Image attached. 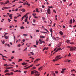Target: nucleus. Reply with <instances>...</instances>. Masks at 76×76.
I'll use <instances>...</instances> for the list:
<instances>
[{
	"label": "nucleus",
	"instance_id": "obj_38",
	"mask_svg": "<svg viewBox=\"0 0 76 76\" xmlns=\"http://www.w3.org/2000/svg\"><path fill=\"white\" fill-rule=\"evenodd\" d=\"M50 31L51 32H53V30H52V28H50Z\"/></svg>",
	"mask_w": 76,
	"mask_h": 76
},
{
	"label": "nucleus",
	"instance_id": "obj_4",
	"mask_svg": "<svg viewBox=\"0 0 76 76\" xmlns=\"http://www.w3.org/2000/svg\"><path fill=\"white\" fill-rule=\"evenodd\" d=\"M50 8H48L47 10V12L48 14H50Z\"/></svg>",
	"mask_w": 76,
	"mask_h": 76
},
{
	"label": "nucleus",
	"instance_id": "obj_17",
	"mask_svg": "<svg viewBox=\"0 0 76 76\" xmlns=\"http://www.w3.org/2000/svg\"><path fill=\"white\" fill-rule=\"evenodd\" d=\"M33 16L35 18H38V17H37V16H36V15H33Z\"/></svg>",
	"mask_w": 76,
	"mask_h": 76
},
{
	"label": "nucleus",
	"instance_id": "obj_42",
	"mask_svg": "<svg viewBox=\"0 0 76 76\" xmlns=\"http://www.w3.org/2000/svg\"><path fill=\"white\" fill-rule=\"evenodd\" d=\"M9 17H10V18H11L12 17V15H9Z\"/></svg>",
	"mask_w": 76,
	"mask_h": 76
},
{
	"label": "nucleus",
	"instance_id": "obj_53",
	"mask_svg": "<svg viewBox=\"0 0 76 76\" xmlns=\"http://www.w3.org/2000/svg\"><path fill=\"white\" fill-rule=\"evenodd\" d=\"M48 7L49 8H53V6H51V7L49 6Z\"/></svg>",
	"mask_w": 76,
	"mask_h": 76
},
{
	"label": "nucleus",
	"instance_id": "obj_19",
	"mask_svg": "<svg viewBox=\"0 0 76 76\" xmlns=\"http://www.w3.org/2000/svg\"><path fill=\"white\" fill-rule=\"evenodd\" d=\"M26 5H28V6H30V4H28V2H27V3H26Z\"/></svg>",
	"mask_w": 76,
	"mask_h": 76
},
{
	"label": "nucleus",
	"instance_id": "obj_36",
	"mask_svg": "<svg viewBox=\"0 0 76 76\" xmlns=\"http://www.w3.org/2000/svg\"><path fill=\"white\" fill-rule=\"evenodd\" d=\"M27 50V48H26L23 50V51H25V50Z\"/></svg>",
	"mask_w": 76,
	"mask_h": 76
},
{
	"label": "nucleus",
	"instance_id": "obj_5",
	"mask_svg": "<svg viewBox=\"0 0 76 76\" xmlns=\"http://www.w3.org/2000/svg\"><path fill=\"white\" fill-rule=\"evenodd\" d=\"M42 69V66H41L38 69V70L39 72H41Z\"/></svg>",
	"mask_w": 76,
	"mask_h": 76
},
{
	"label": "nucleus",
	"instance_id": "obj_14",
	"mask_svg": "<svg viewBox=\"0 0 76 76\" xmlns=\"http://www.w3.org/2000/svg\"><path fill=\"white\" fill-rule=\"evenodd\" d=\"M45 36H40V38H45Z\"/></svg>",
	"mask_w": 76,
	"mask_h": 76
},
{
	"label": "nucleus",
	"instance_id": "obj_26",
	"mask_svg": "<svg viewBox=\"0 0 76 76\" xmlns=\"http://www.w3.org/2000/svg\"><path fill=\"white\" fill-rule=\"evenodd\" d=\"M74 71V72H75V73H76V70H75V69H73L71 70V72H73Z\"/></svg>",
	"mask_w": 76,
	"mask_h": 76
},
{
	"label": "nucleus",
	"instance_id": "obj_3",
	"mask_svg": "<svg viewBox=\"0 0 76 76\" xmlns=\"http://www.w3.org/2000/svg\"><path fill=\"white\" fill-rule=\"evenodd\" d=\"M68 47V48H70L69 50L71 51L76 50V49H75V48H74L73 47L69 46Z\"/></svg>",
	"mask_w": 76,
	"mask_h": 76
},
{
	"label": "nucleus",
	"instance_id": "obj_60",
	"mask_svg": "<svg viewBox=\"0 0 76 76\" xmlns=\"http://www.w3.org/2000/svg\"><path fill=\"white\" fill-rule=\"evenodd\" d=\"M53 11V12L55 13H56V11L55 10H54Z\"/></svg>",
	"mask_w": 76,
	"mask_h": 76
},
{
	"label": "nucleus",
	"instance_id": "obj_10",
	"mask_svg": "<svg viewBox=\"0 0 76 76\" xmlns=\"http://www.w3.org/2000/svg\"><path fill=\"white\" fill-rule=\"evenodd\" d=\"M38 59H37L34 61V63H37V62H38Z\"/></svg>",
	"mask_w": 76,
	"mask_h": 76
},
{
	"label": "nucleus",
	"instance_id": "obj_9",
	"mask_svg": "<svg viewBox=\"0 0 76 76\" xmlns=\"http://www.w3.org/2000/svg\"><path fill=\"white\" fill-rule=\"evenodd\" d=\"M51 74L52 75H53V76H55V75H56V74L54 73L53 71H52Z\"/></svg>",
	"mask_w": 76,
	"mask_h": 76
},
{
	"label": "nucleus",
	"instance_id": "obj_41",
	"mask_svg": "<svg viewBox=\"0 0 76 76\" xmlns=\"http://www.w3.org/2000/svg\"><path fill=\"white\" fill-rule=\"evenodd\" d=\"M68 56H69V57H70L71 56V54H70V53H69V54L68 55Z\"/></svg>",
	"mask_w": 76,
	"mask_h": 76
},
{
	"label": "nucleus",
	"instance_id": "obj_31",
	"mask_svg": "<svg viewBox=\"0 0 76 76\" xmlns=\"http://www.w3.org/2000/svg\"><path fill=\"white\" fill-rule=\"evenodd\" d=\"M23 36H25V37H26V36H28V34H23Z\"/></svg>",
	"mask_w": 76,
	"mask_h": 76
},
{
	"label": "nucleus",
	"instance_id": "obj_48",
	"mask_svg": "<svg viewBox=\"0 0 76 76\" xmlns=\"http://www.w3.org/2000/svg\"><path fill=\"white\" fill-rule=\"evenodd\" d=\"M21 19H22V20H21V21H22V20H23V19H24V17L23 16V17Z\"/></svg>",
	"mask_w": 76,
	"mask_h": 76
},
{
	"label": "nucleus",
	"instance_id": "obj_63",
	"mask_svg": "<svg viewBox=\"0 0 76 76\" xmlns=\"http://www.w3.org/2000/svg\"><path fill=\"white\" fill-rule=\"evenodd\" d=\"M14 18L15 19H17V17H14Z\"/></svg>",
	"mask_w": 76,
	"mask_h": 76
},
{
	"label": "nucleus",
	"instance_id": "obj_62",
	"mask_svg": "<svg viewBox=\"0 0 76 76\" xmlns=\"http://www.w3.org/2000/svg\"><path fill=\"white\" fill-rule=\"evenodd\" d=\"M70 61H71V60H69L68 61V63H69V62H70Z\"/></svg>",
	"mask_w": 76,
	"mask_h": 76
},
{
	"label": "nucleus",
	"instance_id": "obj_30",
	"mask_svg": "<svg viewBox=\"0 0 76 76\" xmlns=\"http://www.w3.org/2000/svg\"><path fill=\"white\" fill-rule=\"evenodd\" d=\"M0 3H1V5H3V4H4V3L3 2H0Z\"/></svg>",
	"mask_w": 76,
	"mask_h": 76
},
{
	"label": "nucleus",
	"instance_id": "obj_27",
	"mask_svg": "<svg viewBox=\"0 0 76 76\" xmlns=\"http://www.w3.org/2000/svg\"><path fill=\"white\" fill-rule=\"evenodd\" d=\"M60 34H61V35H62L63 34V32L61 31H60L59 32Z\"/></svg>",
	"mask_w": 76,
	"mask_h": 76
},
{
	"label": "nucleus",
	"instance_id": "obj_8",
	"mask_svg": "<svg viewBox=\"0 0 76 76\" xmlns=\"http://www.w3.org/2000/svg\"><path fill=\"white\" fill-rule=\"evenodd\" d=\"M22 64L23 66H25V65H26V64H27V63L23 62V63H22Z\"/></svg>",
	"mask_w": 76,
	"mask_h": 76
},
{
	"label": "nucleus",
	"instance_id": "obj_13",
	"mask_svg": "<svg viewBox=\"0 0 76 76\" xmlns=\"http://www.w3.org/2000/svg\"><path fill=\"white\" fill-rule=\"evenodd\" d=\"M7 72H9V70L8 69H6L4 72V73H7Z\"/></svg>",
	"mask_w": 76,
	"mask_h": 76
},
{
	"label": "nucleus",
	"instance_id": "obj_40",
	"mask_svg": "<svg viewBox=\"0 0 76 76\" xmlns=\"http://www.w3.org/2000/svg\"><path fill=\"white\" fill-rule=\"evenodd\" d=\"M61 73H64V71H63V70H62V71H61Z\"/></svg>",
	"mask_w": 76,
	"mask_h": 76
},
{
	"label": "nucleus",
	"instance_id": "obj_58",
	"mask_svg": "<svg viewBox=\"0 0 76 76\" xmlns=\"http://www.w3.org/2000/svg\"><path fill=\"white\" fill-rule=\"evenodd\" d=\"M9 68H10V69H13V67H12V66H10V67H9Z\"/></svg>",
	"mask_w": 76,
	"mask_h": 76
},
{
	"label": "nucleus",
	"instance_id": "obj_2",
	"mask_svg": "<svg viewBox=\"0 0 76 76\" xmlns=\"http://www.w3.org/2000/svg\"><path fill=\"white\" fill-rule=\"evenodd\" d=\"M34 73H35V76H38V71L35 70H34L31 71V75H33V74H34Z\"/></svg>",
	"mask_w": 76,
	"mask_h": 76
},
{
	"label": "nucleus",
	"instance_id": "obj_15",
	"mask_svg": "<svg viewBox=\"0 0 76 76\" xmlns=\"http://www.w3.org/2000/svg\"><path fill=\"white\" fill-rule=\"evenodd\" d=\"M22 61V59H19L18 60V62H20V61Z\"/></svg>",
	"mask_w": 76,
	"mask_h": 76
},
{
	"label": "nucleus",
	"instance_id": "obj_18",
	"mask_svg": "<svg viewBox=\"0 0 76 76\" xmlns=\"http://www.w3.org/2000/svg\"><path fill=\"white\" fill-rule=\"evenodd\" d=\"M20 28L21 29H24V27H23V26H22L20 27Z\"/></svg>",
	"mask_w": 76,
	"mask_h": 76
},
{
	"label": "nucleus",
	"instance_id": "obj_22",
	"mask_svg": "<svg viewBox=\"0 0 76 76\" xmlns=\"http://www.w3.org/2000/svg\"><path fill=\"white\" fill-rule=\"evenodd\" d=\"M36 69V67H35V66H34L32 68L33 70H34V69Z\"/></svg>",
	"mask_w": 76,
	"mask_h": 76
},
{
	"label": "nucleus",
	"instance_id": "obj_55",
	"mask_svg": "<svg viewBox=\"0 0 76 76\" xmlns=\"http://www.w3.org/2000/svg\"><path fill=\"white\" fill-rule=\"evenodd\" d=\"M18 72V70H16V71H15L14 72L16 73V72Z\"/></svg>",
	"mask_w": 76,
	"mask_h": 76
},
{
	"label": "nucleus",
	"instance_id": "obj_24",
	"mask_svg": "<svg viewBox=\"0 0 76 76\" xmlns=\"http://www.w3.org/2000/svg\"><path fill=\"white\" fill-rule=\"evenodd\" d=\"M28 21V19H25V20H24V21L25 22H26Z\"/></svg>",
	"mask_w": 76,
	"mask_h": 76
},
{
	"label": "nucleus",
	"instance_id": "obj_12",
	"mask_svg": "<svg viewBox=\"0 0 76 76\" xmlns=\"http://www.w3.org/2000/svg\"><path fill=\"white\" fill-rule=\"evenodd\" d=\"M25 10L24 9H22L21 10V11H23V13L24 12H25Z\"/></svg>",
	"mask_w": 76,
	"mask_h": 76
},
{
	"label": "nucleus",
	"instance_id": "obj_57",
	"mask_svg": "<svg viewBox=\"0 0 76 76\" xmlns=\"http://www.w3.org/2000/svg\"><path fill=\"white\" fill-rule=\"evenodd\" d=\"M42 8H44L45 7V6H43V5H42Z\"/></svg>",
	"mask_w": 76,
	"mask_h": 76
},
{
	"label": "nucleus",
	"instance_id": "obj_23",
	"mask_svg": "<svg viewBox=\"0 0 76 76\" xmlns=\"http://www.w3.org/2000/svg\"><path fill=\"white\" fill-rule=\"evenodd\" d=\"M34 66V64H32L30 66H28L29 67V68L30 67H32V66Z\"/></svg>",
	"mask_w": 76,
	"mask_h": 76
},
{
	"label": "nucleus",
	"instance_id": "obj_59",
	"mask_svg": "<svg viewBox=\"0 0 76 76\" xmlns=\"http://www.w3.org/2000/svg\"><path fill=\"white\" fill-rule=\"evenodd\" d=\"M57 48H56L54 49V51H56V49H57Z\"/></svg>",
	"mask_w": 76,
	"mask_h": 76
},
{
	"label": "nucleus",
	"instance_id": "obj_61",
	"mask_svg": "<svg viewBox=\"0 0 76 76\" xmlns=\"http://www.w3.org/2000/svg\"><path fill=\"white\" fill-rule=\"evenodd\" d=\"M36 32H38V30H36Z\"/></svg>",
	"mask_w": 76,
	"mask_h": 76
},
{
	"label": "nucleus",
	"instance_id": "obj_47",
	"mask_svg": "<svg viewBox=\"0 0 76 76\" xmlns=\"http://www.w3.org/2000/svg\"><path fill=\"white\" fill-rule=\"evenodd\" d=\"M55 73H58V71H55Z\"/></svg>",
	"mask_w": 76,
	"mask_h": 76
},
{
	"label": "nucleus",
	"instance_id": "obj_35",
	"mask_svg": "<svg viewBox=\"0 0 76 76\" xmlns=\"http://www.w3.org/2000/svg\"><path fill=\"white\" fill-rule=\"evenodd\" d=\"M30 53L31 54H32V55H34V54L33 53V52H30Z\"/></svg>",
	"mask_w": 76,
	"mask_h": 76
},
{
	"label": "nucleus",
	"instance_id": "obj_28",
	"mask_svg": "<svg viewBox=\"0 0 76 76\" xmlns=\"http://www.w3.org/2000/svg\"><path fill=\"white\" fill-rule=\"evenodd\" d=\"M44 29L45 30V31H47V32H48V30H47V29H46V28H44Z\"/></svg>",
	"mask_w": 76,
	"mask_h": 76
},
{
	"label": "nucleus",
	"instance_id": "obj_50",
	"mask_svg": "<svg viewBox=\"0 0 76 76\" xmlns=\"http://www.w3.org/2000/svg\"><path fill=\"white\" fill-rule=\"evenodd\" d=\"M22 41H23V42H25V40L23 39Z\"/></svg>",
	"mask_w": 76,
	"mask_h": 76
},
{
	"label": "nucleus",
	"instance_id": "obj_49",
	"mask_svg": "<svg viewBox=\"0 0 76 76\" xmlns=\"http://www.w3.org/2000/svg\"><path fill=\"white\" fill-rule=\"evenodd\" d=\"M15 1H16V0H14L13 1H12V3H14V2H15Z\"/></svg>",
	"mask_w": 76,
	"mask_h": 76
},
{
	"label": "nucleus",
	"instance_id": "obj_25",
	"mask_svg": "<svg viewBox=\"0 0 76 76\" xmlns=\"http://www.w3.org/2000/svg\"><path fill=\"white\" fill-rule=\"evenodd\" d=\"M4 9H9V7H4Z\"/></svg>",
	"mask_w": 76,
	"mask_h": 76
},
{
	"label": "nucleus",
	"instance_id": "obj_43",
	"mask_svg": "<svg viewBox=\"0 0 76 76\" xmlns=\"http://www.w3.org/2000/svg\"><path fill=\"white\" fill-rule=\"evenodd\" d=\"M7 45L8 47H10V45L9 44H8Z\"/></svg>",
	"mask_w": 76,
	"mask_h": 76
},
{
	"label": "nucleus",
	"instance_id": "obj_16",
	"mask_svg": "<svg viewBox=\"0 0 76 76\" xmlns=\"http://www.w3.org/2000/svg\"><path fill=\"white\" fill-rule=\"evenodd\" d=\"M69 22L70 24H72V19L70 20L69 21Z\"/></svg>",
	"mask_w": 76,
	"mask_h": 76
},
{
	"label": "nucleus",
	"instance_id": "obj_34",
	"mask_svg": "<svg viewBox=\"0 0 76 76\" xmlns=\"http://www.w3.org/2000/svg\"><path fill=\"white\" fill-rule=\"evenodd\" d=\"M8 22H10V21H11V20L9 18L8 19Z\"/></svg>",
	"mask_w": 76,
	"mask_h": 76
},
{
	"label": "nucleus",
	"instance_id": "obj_64",
	"mask_svg": "<svg viewBox=\"0 0 76 76\" xmlns=\"http://www.w3.org/2000/svg\"><path fill=\"white\" fill-rule=\"evenodd\" d=\"M72 3H71L70 4H69V6H72Z\"/></svg>",
	"mask_w": 76,
	"mask_h": 76
},
{
	"label": "nucleus",
	"instance_id": "obj_29",
	"mask_svg": "<svg viewBox=\"0 0 76 76\" xmlns=\"http://www.w3.org/2000/svg\"><path fill=\"white\" fill-rule=\"evenodd\" d=\"M33 22H34V23H35V22L36 21V20H35V19H33Z\"/></svg>",
	"mask_w": 76,
	"mask_h": 76
},
{
	"label": "nucleus",
	"instance_id": "obj_6",
	"mask_svg": "<svg viewBox=\"0 0 76 76\" xmlns=\"http://www.w3.org/2000/svg\"><path fill=\"white\" fill-rule=\"evenodd\" d=\"M28 14H29V12H28L26 13L25 15L24 16H23V17H24V18H25V17L26 18L27 15H28Z\"/></svg>",
	"mask_w": 76,
	"mask_h": 76
},
{
	"label": "nucleus",
	"instance_id": "obj_32",
	"mask_svg": "<svg viewBox=\"0 0 76 76\" xmlns=\"http://www.w3.org/2000/svg\"><path fill=\"white\" fill-rule=\"evenodd\" d=\"M36 45H38V40L36 41Z\"/></svg>",
	"mask_w": 76,
	"mask_h": 76
},
{
	"label": "nucleus",
	"instance_id": "obj_45",
	"mask_svg": "<svg viewBox=\"0 0 76 76\" xmlns=\"http://www.w3.org/2000/svg\"><path fill=\"white\" fill-rule=\"evenodd\" d=\"M4 42H5V41H3L2 42V44H4Z\"/></svg>",
	"mask_w": 76,
	"mask_h": 76
},
{
	"label": "nucleus",
	"instance_id": "obj_52",
	"mask_svg": "<svg viewBox=\"0 0 76 76\" xmlns=\"http://www.w3.org/2000/svg\"><path fill=\"white\" fill-rule=\"evenodd\" d=\"M10 74V75H13V72H11V73Z\"/></svg>",
	"mask_w": 76,
	"mask_h": 76
},
{
	"label": "nucleus",
	"instance_id": "obj_20",
	"mask_svg": "<svg viewBox=\"0 0 76 76\" xmlns=\"http://www.w3.org/2000/svg\"><path fill=\"white\" fill-rule=\"evenodd\" d=\"M67 43H69L70 42V40H68L66 41Z\"/></svg>",
	"mask_w": 76,
	"mask_h": 76
},
{
	"label": "nucleus",
	"instance_id": "obj_51",
	"mask_svg": "<svg viewBox=\"0 0 76 76\" xmlns=\"http://www.w3.org/2000/svg\"><path fill=\"white\" fill-rule=\"evenodd\" d=\"M11 59H13V58H14V57L13 56H12L11 57Z\"/></svg>",
	"mask_w": 76,
	"mask_h": 76
},
{
	"label": "nucleus",
	"instance_id": "obj_37",
	"mask_svg": "<svg viewBox=\"0 0 76 76\" xmlns=\"http://www.w3.org/2000/svg\"><path fill=\"white\" fill-rule=\"evenodd\" d=\"M18 8H17L15 9V12H17V11H18Z\"/></svg>",
	"mask_w": 76,
	"mask_h": 76
},
{
	"label": "nucleus",
	"instance_id": "obj_44",
	"mask_svg": "<svg viewBox=\"0 0 76 76\" xmlns=\"http://www.w3.org/2000/svg\"><path fill=\"white\" fill-rule=\"evenodd\" d=\"M62 70H63V71H64V70H66V68L63 69H62Z\"/></svg>",
	"mask_w": 76,
	"mask_h": 76
},
{
	"label": "nucleus",
	"instance_id": "obj_1",
	"mask_svg": "<svg viewBox=\"0 0 76 76\" xmlns=\"http://www.w3.org/2000/svg\"><path fill=\"white\" fill-rule=\"evenodd\" d=\"M60 57V56H57L55 58V59H53V61H57L58 60H59L60 59H61V58H63V57Z\"/></svg>",
	"mask_w": 76,
	"mask_h": 76
},
{
	"label": "nucleus",
	"instance_id": "obj_46",
	"mask_svg": "<svg viewBox=\"0 0 76 76\" xmlns=\"http://www.w3.org/2000/svg\"><path fill=\"white\" fill-rule=\"evenodd\" d=\"M57 50H60L61 49V48H58L57 49Z\"/></svg>",
	"mask_w": 76,
	"mask_h": 76
},
{
	"label": "nucleus",
	"instance_id": "obj_33",
	"mask_svg": "<svg viewBox=\"0 0 76 76\" xmlns=\"http://www.w3.org/2000/svg\"><path fill=\"white\" fill-rule=\"evenodd\" d=\"M38 8H37V9H36V11L37 12H38Z\"/></svg>",
	"mask_w": 76,
	"mask_h": 76
},
{
	"label": "nucleus",
	"instance_id": "obj_11",
	"mask_svg": "<svg viewBox=\"0 0 76 76\" xmlns=\"http://www.w3.org/2000/svg\"><path fill=\"white\" fill-rule=\"evenodd\" d=\"M7 1V2H5V4H7V3H9L10 2L9 1Z\"/></svg>",
	"mask_w": 76,
	"mask_h": 76
},
{
	"label": "nucleus",
	"instance_id": "obj_56",
	"mask_svg": "<svg viewBox=\"0 0 76 76\" xmlns=\"http://www.w3.org/2000/svg\"><path fill=\"white\" fill-rule=\"evenodd\" d=\"M7 64H4V66H7Z\"/></svg>",
	"mask_w": 76,
	"mask_h": 76
},
{
	"label": "nucleus",
	"instance_id": "obj_7",
	"mask_svg": "<svg viewBox=\"0 0 76 76\" xmlns=\"http://www.w3.org/2000/svg\"><path fill=\"white\" fill-rule=\"evenodd\" d=\"M39 41H40L39 42V44H42V40L41 39H39Z\"/></svg>",
	"mask_w": 76,
	"mask_h": 76
},
{
	"label": "nucleus",
	"instance_id": "obj_54",
	"mask_svg": "<svg viewBox=\"0 0 76 76\" xmlns=\"http://www.w3.org/2000/svg\"><path fill=\"white\" fill-rule=\"evenodd\" d=\"M70 44H74V43L72 42L70 43Z\"/></svg>",
	"mask_w": 76,
	"mask_h": 76
},
{
	"label": "nucleus",
	"instance_id": "obj_39",
	"mask_svg": "<svg viewBox=\"0 0 76 76\" xmlns=\"http://www.w3.org/2000/svg\"><path fill=\"white\" fill-rule=\"evenodd\" d=\"M75 19H73V23H74V22H75Z\"/></svg>",
	"mask_w": 76,
	"mask_h": 76
},
{
	"label": "nucleus",
	"instance_id": "obj_21",
	"mask_svg": "<svg viewBox=\"0 0 76 76\" xmlns=\"http://www.w3.org/2000/svg\"><path fill=\"white\" fill-rule=\"evenodd\" d=\"M29 66H28V67H27L26 68H24V69H29Z\"/></svg>",
	"mask_w": 76,
	"mask_h": 76
}]
</instances>
